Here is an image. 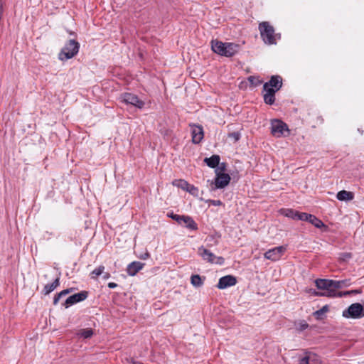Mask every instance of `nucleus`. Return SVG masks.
I'll use <instances>...</instances> for the list:
<instances>
[{
    "instance_id": "f257e3e1",
    "label": "nucleus",
    "mask_w": 364,
    "mask_h": 364,
    "mask_svg": "<svg viewBox=\"0 0 364 364\" xmlns=\"http://www.w3.org/2000/svg\"><path fill=\"white\" fill-rule=\"evenodd\" d=\"M315 284L318 289L323 290V292L314 291V294L318 296H327V297H342L343 295L350 294V291L346 292H338L336 289L335 280L326 279H317L315 280Z\"/></svg>"
},
{
    "instance_id": "f03ea898",
    "label": "nucleus",
    "mask_w": 364,
    "mask_h": 364,
    "mask_svg": "<svg viewBox=\"0 0 364 364\" xmlns=\"http://www.w3.org/2000/svg\"><path fill=\"white\" fill-rule=\"evenodd\" d=\"M260 36L265 44L274 45L280 39V33H276L274 27L268 22L263 21L259 24Z\"/></svg>"
},
{
    "instance_id": "7ed1b4c3",
    "label": "nucleus",
    "mask_w": 364,
    "mask_h": 364,
    "mask_svg": "<svg viewBox=\"0 0 364 364\" xmlns=\"http://www.w3.org/2000/svg\"><path fill=\"white\" fill-rule=\"evenodd\" d=\"M211 48L213 52L225 57H232L237 53L239 46L232 43H223L218 41H212Z\"/></svg>"
},
{
    "instance_id": "20e7f679",
    "label": "nucleus",
    "mask_w": 364,
    "mask_h": 364,
    "mask_svg": "<svg viewBox=\"0 0 364 364\" xmlns=\"http://www.w3.org/2000/svg\"><path fill=\"white\" fill-rule=\"evenodd\" d=\"M80 43L75 40H69L58 54L59 60L64 61L75 56L79 52Z\"/></svg>"
},
{
    "instance_id": "39448f33",
    "label": "nucleus",
    "mask_w": 364,
    "mask_h": 364,
    "mask_svg": "<svg viewBox=\"0 0 364 364\" xmlns=\"http://www.w3.org/2000/svg\"><path fill=\"white\" fill-rule=\"evenodd\" d=\"M285 132L287 135L289 134V129L286 123L283 122L280 119H272L271 121V133L275 137H282L285 135Z\"/></svg>"
},
{
    "instance_id": "423d86ee",
    "label": "nucleus",
    "mask_w": 364,
    "mask_h": 364,
    "mask_svg": "<svg viewBox=\"0 0 364 364\" xmlns=\"http://www.w3.org/2000/svg\"><path fill=\"white\" fill-rule=\"evenodd\" d=\"M347 318H360L364 316L363 314V305L360 303H354L345 309L342 314Z\"/></svg>"
},
{
    "instance_id": "0eeeda50",
    "label": "nucleus",
    "mask_w": 364,
    "mask_h": 364,
    "mask_svg": "<svg viewBox=\"0 0 364 364\" xmlns=\"http://www.w3.org/2000/svg\"><path fill=\"white\" fill-rule=\"evenodd\" d=\"M198 254L205 261L210 263H216L223 264L224 263V259L222 257H216L210 251L201 246L198 248Z\"/></svg>"
},
{
    "instance_id": "6e6552de",
    "label": "nucleus",
    "mask_w": 364,
    "mask_h": 364,
    "mask_svg": "<svg viewBox=\"0 0 364 364\" xmlns=\"http://www.w3.org/2000/svg\"><path fill=\"white\" fill-rule=\"evenodd\" d=\"M121 101L127 105H132L139 109L144 107V102L141 100L136 95L132 93H124L121 95Z\"/></svg>"
},
{
    "instance_id": "1a4fd4ad",
    "label": "nucleus",
    "mask_w": 364,
    "mask_h": 364,
    "mask_svg": "<svg viewBox=\"0 0 364 364\" xmlns=\"http://www.w3.org/2000/svg\"><path fill=\"white\" fill-rule=\"evenodd\" d=\"M287 247L285 246H279L267 250L264 257L267 259L272 261L279 260L285 253Z\"/></svg>"
},
{
    "instance_id": "9d476101",
    "label": "nucleus",
    "mask_w": 364,
    "mask_h": 364,
    "mask_svg": "<svg viewBox=\"0 0 364 364\" xmlns=\"http://www.w3.org/2000/svg\"><path fill=\"white\" fill-rule=\"evenodd\" d=\"M87 296L88 292L87 291H81L80 292L70 296L65 301L63 305L65 308H68L75 304L84 301L85 299H87Z\"/></svg>"
},
{
    "instance_id": "9b49d317",
    "label": "nucleus",
    "mask_w": 364,
    "mask_h": 364,
    "mask_svg": "<svg viewBox=\"0 0 364 364\" xmlns=\"http://www.w3.org/2000/svg\"><path fill=\"white\" fill-rule=\"evenodd\" d=\"M230 181V176L228 173L216 171L215 178V188H223L227 186Z\"/></svg>"
},
{
    "instance_id": "f8f14e48",
    "label": "nucleus",
    "mask_w": 364,
    "mask_h": 364,
    "mask_svg": "<svg viewBox=\"0 0 364 364\" xmlns=\"http://www.w3.org/2000/svg\"><path fill=\"white\" fill-rule=\"evenodd\" d=\"M237 283L236 277L232 275H227L220 278L217 287L220 289L232 287Z\"/></svg>"
},
{
    "instance_id": "ddd939ff",
    "label": "nucleus",
    "mask_w": 364,
    "mask_h": 364,
    "mask_svg": "<svg viewBox=\"0 0 364 364\" xmlns=\"http://www.w3.org/2000/svg\"><path fill=\"white\" fill-rule=\"evenodd\" d=\"M192 141L194 144H199L204 136L203 129L200 125H191Z\"/></svg>"
},
{
    "instance_id": "4468645a",
    "label": "nucleus",
    "mask_w": 364,
    "mask_h": 364,
    "mask_svg": "<svg viewBox=\"0 0 364 364\" xmlns=\"http://www.w3.org/2000/svg\"><path fill=\"white\" fill-rule=\"evenodd\" d=\"M299 364H321V359L314 353L306 352L305 355L299 358Z\"/></svg>"
},
{
    "instance_id": "2eb2a0df",
    "label": "nucleus",
    "mask_w": 364,
    "mask_h": 364,
    "mask_svg": "<svg viewBox=\"0 0 364 364\" xmlns=\"http://www.w3.org/2000/svg\"><path fill=\"white\" fill-rule=\"evenodd\" d=\"M282 86V78L279 75L272 76L269 81L264 83V88L268 87H273L276 90H279Z\"/></svg>"
},
{
    "instance_id": "dca6fc26",
    "label": "nucleus",
    "mask_w": 364,
    "mask_h": 364,
    "mask_svg": "<svg viewBox=\"0 0 364 364\" xmlns=\"http://www.w3.org/2000/svg\"><path fill=\"white\" fill-rule=\"evenodd\" d=\"M180 225H181L190 230H197L198 229V224L189 215H184V216L183 217L182 222Z\"/></svg>"
},
{
    "instance_id": "f3484780",
    "label": "nucleus",
    "mask_w": 364,
    "mask_h": 364,
    "mask_svg": "<svg viewBox=\"0 0 364 364\" xmlns=\"http://www.w3.org/2000/svg\"><path fill=\"white\" fill-rule=\"evenodd\" d=\"M144 264L140 262H132L127 266V272L130 276H134L144 267Z\"/></svg>"
},
{
    "instance_id": "a211bd4d",
    "label": "nucleus",
    "mask_w": 364,
    "mask_h": 364,
    "mask_svg": "<svg viewBox=\"0 0 364 364\" xmlns=\"http://www.w3.org/2000/svg\"><path fill=\"white\" fill-rule=\"evenodd\" d=\"M60 285V277H58L51 284H48L44 286L43 293L45 295L49 294L54 291Z\"/></svg>"
},
{
    "instance_id": "6ab92c4d",
    "label": "nucleus",
    "mask_w": 364,
    "mask_h": 364,
    "mask_svg": "<svg viewBox=\"0 0 364 364\" xmlns=\"http://www.w3.org/2000/svg\"><path fill=\"white\" fill-rule=\"evenodd\" d=\"M336 198L341 201L351 200L353 199L354 195L352 192L343 190L337 193Z\"/></svg>"
},
{
    "instance_id": "aec40b11",
    "label": "nucleus",
    "mask_w": 364,
    "mask_h": 364,
    "mask_svg": "<svg viewBox=\"0 0 364 364\" xmlns=\"http://www.w3.org/2000/svg\"><path fill=\"white\" fill-rule=\"evenodd\" d=\"M220 156L218 155H213L210 158H205L204 162L210 168H215L219 165Z\"/></svg>"
},
{
    "instance_id": "412c9836",
    "label": "nucleus",
    "mask_w": 364,
    "mask_h": 364,
    "mask_svg": "<svg viewBox=\"0 0 364 364\" xmlns=\"http://www.w3.org/2000/svg\"><path fill=\"white\" fill-rule=\"evenodd\" d=\"M308 222L314 225L316 228H321L322 227H326L324 223L315 215L310 214L309 215Z\"/></svg>"
},
{
    "instance_id": "4be33fe9",
    "label": "nucleus",
    "mask_w": 364,
    "mask_h": 364,
    "mask_svg": "<svg viewBox=\"0 0 364 364\" xmlns=\"http://www.w3.org/2000/svg\"><path fill=\"white\" fill-rule=\"evenodd\" d=\"M205 280V277L202 278L198 274L192 275L191 277V283L193 286L196 287H201L203 284V281Z\"/></svg>"
},
{
    "instance_id": "5701e85b",
    "label": "nucleus",
    "mask_w": 364,
    "mask_h": 364,
    "mask_svg": "<svg viewBox=\"0 0 364 364\" xmlns=\"http://www.w3.org/2000/svg\"><path fill=\"white\" fill-rule=\"evenodd\" d=\"M74 290H75L74 288H68V289H64V290L61 291L60 292H59L58 294H55L53 298V304L56 305L62 296H64L73 292Z\"/></svg>"
},
{
    "instance_id": "b1692460",
    "label": "nucleus",
    "mask_w": 364,
    "mask_h": 364,
    "mask_svg": "<svg viewBox=\"0 0 364 364\" xmlns=\"http://www.w3.org/2000/svg\"><path fill=\"white\" fill-rule=\"evenodd\" d=\"M280 213L287 218L296 220L297 211L293 209L282 208L279 210Z\"/></svg>"
},
{
    "instance_id": "393cba45",
    "label": "nucleus",
    "mask_w": 364,
    "mask_h": 364,
    "mask_svg": "<svg viewBox=\"0 0 364 364\" xmlns=\"http://www.w3.org/2000/svg\"><path fill=\"white\" fill-rule=\"evenodd\" d=\"M172 184L174 186L181 188L183 191H186V189L188 188V185H189V183L186 180H183V179L174 180L172 182Z\"/></svg>"
},
{
    "instance_id": "a878e982",
    "label": "nucleus",
    "mask_w": 364,
    "mask_h": 364,
    "mask_svg": "<svg viewBox=\"0 0 364 364\" xmlns=\"http://www.w3.org/2000/svg\"><path fill=\"white\" fill-rule=\"evenodd\" d=\"M78 336L80 337H82L84 338H89L93 335V331L92 328H84L80 330L79 333H77Z\"/></svg>"
},
{
    "instance_id": "bb28decb",
    "label": "nucleus",
    "mask_w": 364,
    "mask_h": 364,
    "mask_svg": "<svg viewBox=\"0 0 364 364\" xmlns=\"http://www.w3.org/2000/svg\"><path fill=\"white\" fill-rule=\"evenodd\" d=\"M335 283L338 284H335L336 289L337 291L339 289H341L343 287H347L350 286V279H343V280H339V281L335 280Z\"/></svg>"
},
{
    "instance_id": "cd10ccee",
    "label": "nucleus",
    "mask_w": 364,
    "mask_h": 364,
    "mask_svg": "<svg viewBox=\"0 0 364 364\" xmlns=\"http://www.w3.org/2000/svg\"><path fill=\"white\" fill-rule=\"evenodd\" d=\"M263 97L266 104L272 105L274 103L275 95L263 94Z\"/></svg>"
},
{
    "instance_id": "c85d7f7f",
    "label": "nucleus",
    "mask_w": 364,
    "mask_h": 364,
    "mask_svg": "<svg viewBox=\"0 0 364 364\" xmlns=\"http://www.w3.org/2000/svg\"><path fill=\"white\" fill-rule=\"evenodd\" d=\"M186 191L188 192L190 194H191L193 196H198V193H199L198 188L197 187H196L195 186L190 184V183L188 185V188L186 189Z\"/></svg>"
},
{
    "instance_id": "c756f323",
    "label": "nucleus",
    "mask_w": 364,
    "mask_h": 364,
    "mask_svg": "<svg viewBox=\"0 0 364 364\" xmlns=\"http://www.w3.org/2000/svg\"><path fill=\"white\" fill-rule=\"evenodd\" d=\"M104 270H105V267L102 265L95 269L91 273L92 278H96L97 277L100 276V274H102L103 273Z\"/></svg>"
},
{
    "instance_id": "7c9ffc66",
    "label": "nucleus",
    "mask_w": 364,
    "mask_h": 364,
    "mask_svg": "<svg viewBox=\"0 0 364 364\" xmlns=\"http://www.w3.org/2000/svg\"><path fill=\"white\" fill-rule=\"evenodd\" d=\"M309 215L310 214H308L306 213H299L297 211L296 220H302V221H308Z\"/></svg>"
},
{
    "instance_id": "2f4dec72",
    "label": "nucleus",
    "mask_w": 364,
    "mask_h": 364,
    "mask_svg": "<svg viewBox=\"0 0 364 364\" xmlns=\"http://www.w3.org/2000/svg\"><path fill=\"white\" fill-rule=\"evenodd\" d=\"M248 81L255 87L262 83V81L258 77L255 76H250L248 77Z\"/></svg>"
},
{
    "instance_id": "473e14b6",
    "label": "nucleus",
    "mask_w": 364,
    "mask_h": 364,
    "mask_svg": "<svg viewBox=\"0 0 364 364\" xmlns=\"http://www.w3.org/2000/svg\"><path fill=\"white\" fill-rule=\"evenodd\" d=\"M228 137L234 140V142H237L240 140L241 134L238 132H234L228 134Z\"/></svg>"
},
{
    "instance_id": "72a5a7b5",
    "label": "nucleus",
    "mask_w": 364,
    "mask_h": 364,
    "mask_svg": "<svg viewBox=\"0 0 364 364\" xmlns=\"http://www.w3.org/2000/svg\"><path fill=\"white\" fill-rule=\"evenodd\" d=\"M278 90H276V89L273 88V87H268L267 88H264V85H263V93L265 94V95H275V93L277 92Z\"/></svg>"
},
{
    "instance_id": "f704fd0d",
    "label": "nucleus",
    "mask_w": 364,
    "mask_h": 364,
    "mask_svg": "<svg viewBox=\"0 0 364 364\" xmlns=\"http://www.w3.org/2000/svg\"><path fill=\"white\" fill-rule=\"evenodd\" d=\"M328 311V306H323L321 309L316 311L314 314L318 318L319 316H321V315H323V314H325L326 312H327Z\"/></svg>"
},
{
    "instance_id": "c9c22d12",
    "label": "nucleus",
    "mask_w": 364,
    "mask_h": 364,
    "mask_svg": "<svg viewBox=\"0 0 364 364\" xmlns=\"http://www.w3.org/2000/svg\"><path fill=\"white\" fill-rule=\"evenodd\" d=\"M308 326H309L308 323H307L306 321H301V322L298 324V326H297V327H296V328H297V329H298L299 331H304V330L306 329V328H308Z\"/></svg>"
},
{
    "instance_id": "e433bc0d",
    "label": "nucleus",
    "mask_w": 364,
    "mask_h": 364,
    "mask_svg": "<svg viewBox=\"0 0 364 364\" xmlns=\"http://www.w3.org/2000/svg\"><path fill=\"white\" fill-rule=\"evenodd\" d=\"M183 216H184V215H177L176 214L173 220H175L178 225H181Z\"/></svg>"
},
{
    "instance_id": "4c0bfd02",
    "label": "nucleus",
    "mask_w": 364,
    "mask_h": 364,
    "mask_svg": "<svg viewBox=\"0 0 364 364\" xmlns=\"http://www.w3.org/2000/svg\"><path fill=\"white\" fill-rule=\"evenodd\" d=\"M341 256H342V259L346 260V259H348L351 258L352 255L350 252H344V253L341 254Z\"/></svg>"
},
{
    "instance_id": "58836bf2",
    "label": "nucleus",
    "mask_w": 364,
    "mask_h": 364,
    "mask_svg": "<svg viewBox=\"0 0 364 364\" xmlns=\"http://www.w3.org/2000/svg\"><path fill=\"white\" fill-rule=\"evenodd\" d=\"M117 287V284L116 283H114V282L108 283V287L110 288V289H114V288H115Z\"/></svg>"
},
{
    "instance_id": "ea45409f",
    "label": "nucleus",
    "mask_w": 364,
    "mask_h": 364,
    "mask_svg": "<svg viewBox=\"0 0 364 364\" xmlns=\"http://www.w3.org/2000/svg\"><path fill=\"white\" fill-rule=\"evenodd\" d=\"M176 215V214L173 213V212H171V213H167V216L171 219H174L175 216Z\"/></svg>"
},
{
    "instance_id": "a19ab883",
    "label": "nucleus",
    "mask_w": 364,
    "mask_h": 364,
    "mask_svg": "<svg viewBox=\"0 0 364 364\" xmlns=\"http://www.w3.org/2000/svg\"><path fill=\"white\" fill-rule=\"evenodd\" d=\"M213 204L217 205H220L221 204V201L220 200H213Z\"/></svg>"
},
{
    "instance_id": "79ce46f5",
    "label": "nucleus",
    "mask_w": 364,
    "mask_h": 364,
    "mask_svg": "<svg viewBox=\"0 0 364 364\" xmlns=\"http://www.w3.org/2000/svg\"><path fill=\"white\" fill-rule=\"evenodd\" d=\"M219 169H220V171H224L225 169V164H223V166H221Z\"/></svg>"
},
{
    "instance_id": "37998d69",
    "label": "nucleus",
    "mask_w": 364,
    "mask_h": 364,
    "mask_svg": "<svg viewBox=\"0 0 364 364\" xmlns=\"http://www.w3.org/2000/svg\"><path fill=\"white\" fill-rule=\"evenodd\" d=\"M109 277V273H106L105 275H104V278L105 279H107Z\"/></svg>"
}]
</instances>
